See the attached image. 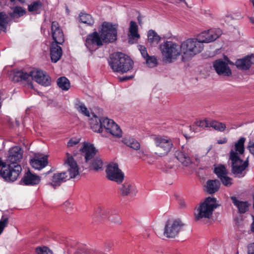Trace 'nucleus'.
Segmentation results:
<instances>
[{
  "mask_svg": "<svg viewBox=\"0 0 254 254\" xmlns=\"http://www.w3.org/2000/svg\"><path fill=\"white\" fill-rule=\"evenodd\" d=\"M79 141L78 139H71L67 143V146L71 147L77 144Z\"/></svg>",
  "mask_w": 254,
  "mask_h": 254,
  "instance_id": "nucleus-47",
  "label": "nucleus"
},
{
  "mask_svg": "<svg viewBox=\"0 0 254 254\" xmlns=\"http://www.w3.org/2000/svg\"><path fill=\"white\" fill-rule=\"evenodd\" d=\"M42 3L40 1L37 0L29 4L28 10L29 12L35 14L39 13L42 9Z\"/></svg>",
  "mask_w": 254,
  "mask_h": 254,
  "instance_id": "nucleus-30",
  "label": "nucleus"
},
{
  "mask_svg": "<svg viewBox=\"0 0 254 254\" xmlns=\"http://www.w3.org/2000/svg\"><path fill=\"white\" fill-rule=\"evenodd\" d=\"M91 128L95 131L99 133L103 132V127L102 126V118L100 119L95 118L92 120L90 122Z\"/></svg>",
  "mask_w": 254,
  "mask_h": 254,
  "instance_id": "nucleus-29",
  "label": "nucleus"
},
{
  "mask_svg": "<svg viewBox=\"0 0 254 254\" xmlns=\"http://www.w3.org/2000/svg\"><path fill=\"white\" fill-rule=\"evenodd\" d=\"M220 185V182L217 180H208L206 183V191L209 193H213L218 190Z\"/></svg>",
  "mask_w": 254,
  "mask_h": 254,
  "instance_id": "nucleus-26",
  "label": "nucleus"
},
{
  "mask_svg": "<svg viewBox=\"0 0 254 254\" xmlns=\"http://www.w3.org/2000/svg\"><path fill=\"white\" fill-rule=\"evenodd\" d=\"M75 108L78 112L85 116L89 117L90 113L85 104L82 102L77 101L75 103Z\"/></svg>",
  "mask_w": 254,
  "mask_h": 254,
  "instance_id": "nucleus-32",
  "label": "nucleus"
},
{
  "mask_svg": "<svg viewBox=\"0 0 254 254\" xmlns=\"http://www.w3.org/2000/svg\"><path fill=\"white\" fill-rule=\"evenodd\" d=\"M210 127H212L216 130L220 132H223L226 128L224 123L216 120H210Z\"/></svg>",
  "mask_w": 254,
  "mask_h": 254,
  "instance_id": "nucleus-34",
  "label": "nucleus"
},
{
  "mask_svg": "<svg viewBox=\"0 0 254 254\" xmlns=\"http://www.w3.org/2000/svg\"><path fill=\"white\" fill-rule=\"evenodd\" d=\"M137 19H138V23L141 25L142 24V21H141V17L140 16H138L137 17Z\"/></svg>",
  "mask_w": 254,
  "mask_h": 254,
  "instance_id": "nucleus-53",
  "label": "nucleus"
},
{
  "mask_svg": "<svg viewBox=\"0 0 254 254\" xmlns=\"http://www.w3.org/2000/svg\"><path fill=\"white\" fill-rule=\"evenodd\" d=\"M26 13V10L21 6H15L12 8V12L10 16L12 17H18L24 15Z\"/></svg>",
  "mask_w": 254,
  "mask_h": 254,
  "instance_id": "nucleus-37",
  "label": "nucleus"
},
{
  "mask_svg": "<svg viewBox=\"0 0 254 254\" xmlns=\"http://www.w3.org/2000/svg\"><path fill=\"white\" fill-rule=\"evenodd\" d=\"M8 22V16L4 12H0V28L4 31Z\"/></svg>",
  "mask_w": 254,
  "mask_h": 254,
  "instance_id": "nucleus-39",
  "label": "nucleus"
},
{
  "mask_svg": "<svg viewBox=\"0 0 254 254\" xmlns=\"http://www.w3.org/2000/svg\"><path fill=\"white\" fill-rule=\"evenodd\" d=\"M129 43L132 44L140 38L138 33V26L134 21H131L129 27Z\"/></svg>",
  "mask_w": 254,
  "mask_h": 254,
  "instance_id": "nucleus-22",
  "label": "nucleus"
},
{
  "mask_svg": "<svg viewBox=\"0 0 254 254\" xmlns=\"http://www.w3.org/2000/svg\"><path fill=\"white\" fill-rule=\"evenodd\" d=\"M227 141V139L226 138H223L222 139H219L217 140V143L218 144H224V143H226Z\"/></svg>",
  "mask_w": 254,
  "mask_h": 254,
  "instance_id": "nucleus-50",
  "label": "nucleus"
},
{
  "mask_svg": "<svg viewBox=\"0 0 254 254\" xmlns=\"http://www.w3.org/2000/svg\"><path fill=\"white\" fill-rule=\"evenodd\" d=\"M64 165L67 167V171L55 173L52 176V182L49 185L56 188L61 184L72 178H74L79 174V168L73 157L69 153H66Z\"/></svg>",
  "mask_w": 254,
  "mask_h": 254,
  "instance_id": "nucleus-4",
  "label": "nucleus"
},
{
  "mask_svg": "<svg viewBox=\"0 0 254 254\" xmlns=\"http://www.w3.org/2000/svg\"><path fill=\"white\" fill-rule=\"evenodd\" d=\"M231 198L234 204L237 206L240 213H244L248 210L249 204L247 202L240 201L235 196H232Z\"/></svg>",
  "mask_w": 254,
  "mask_h": 254,
  "instance_id": "nucleus-27",
  "label": "nucleus"
},
{
  "mask_svg": "<svg viewBox=\"0 0 254 254\" xmlns=\"http://www.w3.org/2000/svg\"><path fill=\"white\" fill-rule=\"evenodd\" d=\"M219 28L210 29L201 33L198 36L201 43H208L215 41L222 35Z\"/></svg>",
  "mask_w": 254,
  "mask_h": 254,
  "instance_id": "nucleus-15",
  "label": "nucleus"
},
{
  "mask_svg": "<svg viewBox=\"0 0 254 254\" xmlns=\"http://www.w3.org/2000/svg\"><path fill=\"white\" fill-rule=\"evenodd\" d=\"M145 60L146 63L150 67H155L157 64V60L155 56H149Z\"/></svg>",
  "mask_w": 254,
  "mask_h": 254,
  "instance_id": "nucleus-40",
  "label": "nucleus"
},
{
  "mask_svg": "<svg viewBox=\"0 0 254 254\" xmlns=\"http://www.w3.org/2000/svg\"><path fill=\"white\" fill-rule=\"evenodd\" d=\"M51 34L53 41L59 45H62L64 41L63 31L59 24L56 21H53L51 26Z\"/></svg>",
  "mask_w": 254,
  "mask_h": 254,
  "instance_id": "nucleus-17",
  "label": "nucleus"
},
{
  "mask_svg": "<svg viewBox=\"0 0 254 254\" xmlns=\"http://www.w3.org/2000/svg\"><path fill=\"white\" fill-rule=\"evenodd\" d=\"M252 231L254 232V221L252 224ZM248 254H254V243L250 244L248 248Z\"/></svg>",
  "mask_w": 254,
  "mask_h": 254,
  "instance_id": "nucleus-45",
  "label": "nucleus"
},
{
  "mask_svg": "<svg viewBox=\"0 0 254 254\" xmlns=\"http://www.w3.org/2000/svg\"><path fill=\"white\" fill-rule=\"evenodd\" d=\"M130 78H131V76H124V77H120V80L121 81H126V80H127L128 79H129Z\"/></svg>",
  "mask_w": 254,
  "mask_h": 254,
  "instance_id": "nucleus-51",
  "label": "nucleus"
},
{
  "mask_svg": "<svg viewBox=\"0 0 254 254\" xmlns=\"http://www.w3.org/2000/svg\"><path fill=\"white\" fill-rule=\"evenodd\" d=\"M138 49L140 52V53L142 56L143 57L144 59H146L147 57H149V55L147 53L146 48L142 45H139L138 46Z\"/></svg>",
  "mask_w": 254,
  "mask_h": 254,
  "instance_id": "nucleus-46",
  "label": "nucleus"
},
{
  "mask_svg": "<svg viewBox=\"0 0 254 254\" xmlns=\"http://www.w3.org/2000/svg\"><path fill=\"white\" fill-rule=\"evenodd\" d=\"M23 157V151L18 146L9 149L6 159L7 169L0 170V176L7 182H14L17 180L22 168L18 163Z\"/></svg>",
  "mask_w": 254,
  "mask_h": 254,
  "instance_id": "nucleus-2",
  "label": "nucleus"
},
{
  "mask_svg": "<svg viewBox=\"0 0 254 254\" xmlns=\"http://www.w3.org/2000/svg\"><path fill=\"white\" fill-rule=\"evenodd\" d=\"M48 158L45 156L40 158H34L30 161L31 165L35 169L41 170L48 165Z\"/></svg>",
  "mask_w": 254,
  "mask_h": 254,
  "instance_id": "nucleus-24",
  "label": "nucleus"
},
{
  "mask_svg": "<svg viewBox=\"0 0 254 254\" xmlns=\"http://www.w3.org/2000/svg\"><path fill=\"white\" fill-rule=\"evenodd\" d=\"M147 161H148V162L149 163H150H150H151V162H150V161L148 160Z\"/></svg>",
  "mask_w": 254,
  "mask_h": 254,
  "instance_id": "nucleus-57",
  "label": "nucleus"
},
{
  "mask_svg": "<svg viewBox=\"0 0 254 254\" xmlns=\"http://www.w3.org/2000/svg\"><path fill=\"white\" fill-rule=\"evenodd\" d=\"M58 86L63 90H67L70 87V82L65 77H61L57 80Z\"/></svg>",
  "mask_w": 254,
  "mask_h": 254,
  "instance_id": "nucleus-33",
  "label": "nucleus"
},
{
  "mask_svg": "<svg viewBox=\"0 0 254 254\" xmlns=\"http://www.w3.org/2000/svg\"><path fill=\"white\" fill-rule=\"evenodd\" d=\"M40 181V177L31 173L30 171L27 172L20 181L21 184L25 185H35L38 184Z\"/></svg>",
  "mask_w": 254,
  "mask_h": 254,
  "instance_id": "nucleus-21",
  "label": "nucleus"
},
{
  "mask_svg": "<svg viewBox=\"0 0 254 254\" xmlns=\"http://www.w3.org/2000/svg\"><path fill=\"white\" fill-rule=\"evenodd\" d=\"M214 172L216 174L219 178L227 175L228 173L227 169L223 165L215 166L214 169Z\"/></svg>",
  "mask_w": 254,
  "mask_h": 254,
  "instance_id": "nucleus-36",
  "label": "nucleus"
},
{
  "mask_svg": "<svg viewBox=\"0 0 254 254\" xmlns=\"http://www.w3.org/2000/svg\"><path fill=\"white\" fill-rule=\"evenodd\" d=\"M109 64L114 71L125 73L132 68L133 62L124 54L117 52L111 55Z\"/></svg>",
  "mask_w": 254,
  "mask_h": 254,
  "instance_id": "nucleus-6",
  "label": "nucleus"
},
{
  "mask_svg": "<svg viewBox=\"0 0 254 254\" xmlns=\"http://www.w3.org/2000/svg\"><path fill=\"white\" fill-rule=\"evenodd\" d=\"M250 20L252 23H254V18L252 17L250 18Z\"/></svg>",
  "mask_w": 254,
  "mask_h": 254,
  "instance_id": "nucleus-55",
  "label": "nucleus"
},
{
  "mask_svg": "<svg viewBox=\"0 0 254 254\" xmlns=\"http://www.w3.org/2000/svg\"><path fill=\"white\" fill-rule=\"evenodd\" d=\"M247 148L250 152L254 156V142H250Z\"/></svg>",
  "mask_w": 254,
  "mask_h": 254,
  "instance_id": "nucleus-48",
  "label": "nucleus"
},
{
  "mask_svg": "<svg viewBox=\"0 0 254 254\" xmlns=\"http://www.w3.org/2000/svg\"><path fill=\"white\" fill-rule=\"evenodd\" d=\"M184 226V223L179 219L168 220L164 227V235L167 238H175L179 234Z\"/></svg>",
  "mask_w": 254,
  "mask_h": 254,
  "instance_id": "nucleus-11",
  "label": "nucleus"
},
{
  "mask_svg": "<svg viewBox=\"0 0 254 254\" xmlns=\"http://www.w3.org/2000/svg\"><path fill=\"white\" fill-rule=\"evenodd\" d=\"M123 141L127 146L134 150H138L140 148L139 142L134 138H125Z\"/></svg>",
  "mask_w": 254,
  "mask_h": 254,
  "instance_id": "nucleus-31",
  "label": "nucleus"
},
{
  "mask_svg": "<svg viewBox=\"0 0 254 254\" xmlns=\"http://www.w3.org/2000/svg\"><path fill=\"white\" fill-rule=\"evenodd\" d=\"M252 64L250 56H247L236 61L235 65L237 67L241 70L248 69Z\"/></svg>",
  "mask_w": 254,
  "mask_h": 254,
  "instance_id": "nucleus-25",
  "label": "nucleus"
},
{
  "mask_svg": "<svg viewBox=\"0 0 254 254\" xmlns=\"http://www.w3.org/2000/svg\"><path fill=\"white\" fill-rule=\"evenodd\" d=\"M138 150L139 151L137 152V157H138L139 158L143 159L145 160H147L151 158V156L148 154L147 151L145 150L141 149Z\"/></svg>",
  "mask_w": 254,
  "mask_h": 254,
  "instance_id": "nucleus-41",
  "label": "nucleus"
},
{
  "mask_svg": "<svg viewBox=\"0 0 254 254\" xmlns=\"http://www.w3.org/2000/svg\"><path fill=\"white\" fill-rule=\"evenodd\" d=\"M101 215L103 218H108L114 223H120L121 222L120 217L116 214L115 210L113 208H107L102 210Z\"/></svg>",
  "mask_w": 254,
  "mask_h": 254,
  "instance_id": "nucleus-19",
  "label": "nucleus"
},
{
  "mask_svg": "<svg viewBox=\"0 0 254 254\" xmlns=\"http://www.w3.org/2000/svg\"><path fill=\"white\" fill-rule=\"evenodd\" d=\"M106 173L108 180L117 183H121L124 179V173L116 163H111L107 166Z\"/></svg>",
  "mask_w": 254,
  "mask_h": 254,
  "instance_id": "nucleus-12",
  "label": "nucleus"
},
{
  "mask_svg": "<svg viewBox=\"0 0 254 254\" xmlns=\"http://www.w3.org/2000/svg\"><path fill=\"white\" fill-rule=\"evenodd\" d=\"M195 161L197 162H200V158L198 157V156H196L195 157Z\"/></svg>",
  "mask_w": 254,
  "mask_h": 254,
  "instance_id": "nucleus-54",
  "label": "nucleus"
},
{
  "mask_svg": "<svg viewBox=\"0 0 254 254\" xmlns=\"http://www.w3.org/2000/svg\"><path fill=\"white\" fill-rule=\"evenodd\" d=\"M159 49L162 55V61L165 64H170L182 55L181 45L171 41H166L161 44Z\"/></svg>",
  "mask_w": 254,
  "mask_h": 254,
  "instance_id": "nucleus-7",
  "label": "nucleus"
},
{
  "mask_svg": "<svg viewBox=\"0 0 254 254\" xmlns=\"http://www.w3.org/2000/svg\"><path fill=\"white\" fill-rule=\"evenodd\" d=\"M204 45L198 38H188L181 44L182 58L184 61L191 59L195 55L201 53Z\"/></svg>",
  "mask_w": 254,
  "mask_h": 254,
  "instance_id": "nucleus-5",
  "label": "nucleus"
},
{
  "mask_svg": "<svg viewBox=\"0 0 254 254\" xmlns=\"http://www.w3.org/2000/svg\"><path fill=\"white\" fill-rule=\"evenodd\" d=\"M0 167H2V169L1 170L4 169H7V164L5 162L2 161L1 158L0 157Z\"/></svg>",
  "mask_w": 254,
  "mask_h": 254,
  "instance_id": "nucleus-49",
  "label": "nucleus"
},
{
  "mask_svg": "<svg viewBox=\"0 0 254 254\" xmlns=\"http://www.w3.org/2000/svg\"><path fill=\"white\" fill-rule=\"evenodd\" d=\"M79 19L81 22L89 25H92L94 23L91 15L89 14L81 13L79 15Z\"/></svg>",
  "mask_w": 254,
  "mask_h": 254,
  "instance_id": "nucleus-35",
  "label": "nucleus"
},
{
  "mask_svg": "<svg viewBox=\"0 0 254 254\" xmlns=\"http://www.w3.org/2000/svg\"><path fill=\"white\" fill-rule=\"evenodd\" d=\"M218 205L215 198L208 197L199 204L194 211V218L196 221H199L202 218H211L213 211Z\"/></svg>",
  "mask_w": 254,
  "mask_h": 254,
  "instance_id": "nucleus-9",
  "label": "nucleus"
},
{
  "mask_svg": "<svg viewBox=\"0 0 254 254\" xmlns=\"http://www.w3.org/2000/svg\"><path fill=\"white\" fill-rule=\"evenodd\" d=\"M99 34L97 32H94L87 36L85 45L89 51L95 50L103 45V42H113L116 40L117 27L110 23L104 22L99 30Z\"/></svg>",
  "mask_w": 254,
  "mask_h": 254,
  "instance_id": "nucleus-1",
  "label": "nucleus"
},
{
  "mask_svg": "<svg viewBox=\"0 0 254 254\" xmlns=\"http://www.w3.org/2000/svg\"><path fill=\"white\" fill-rule=\"evenodd\" d=\"M195 124L196 125L199 127L203 128L208 127H210V121L205 119L196 122Z\"/></svg>",
  "mask_w": 254,
  "mask_h": 254,
  "instance_id": "nucleus-43",
  "label": "nucleus"
},
{
  "mask_svg": "<svg viewBox=\"0 0 254 254\" xmlns=\"http://www.w3.org/2000/svg\"><path fill=\"white\" fill-rule=\"evenodd\" d=\"M175 157L184 166H188L192 163L191 160L189 155L181 151L177 150L175 153Z\"/></svg>",
  "mask_w": 254,
  "mask_h": 254,
  "instance_id": "nucleus-23",
  "label": "nucleus"
},
{
  "mask_svg": "<svg viewBox=\"0 0 254 254\" xmlns=\"http://www.w3.org/2000/svg\"><path fill=\"white\" fill-rule=\"evenodd\" d=\"M108 245H109V246H108V249H109V248H110V247H111V244H110V243H108Z\"/></svg>",
  "mask_w": 254,
  "mask_h": 254,
  "instance_id": "nucleus-56",
  "label": "nucleus"
},
{
  "mask_svg": "<svg viewBox=\"0 0 254 254\" xmlns=\"http://www.w3.org/2000/svg\"><path fill=\"white\" fill-rule=\"evenodd\" d=\"M31 76L32 78L40 84L47 86L51 84L49 76L40 69L33 70L28 74L22 71L16 72L13 77L14 82L26 81Z\"/></svg>",
  "mask_w": 254,
  "mask_h": 254,
  "instance_id": "nucleus-8",
  "label": "nucleus"
},
{
  "mask_svg": "<svg viewBox=\"0 0 254 254\" xmlns=\"http://www.w3.org/2000/svg\"><path fill=\"white\" fill-rule=\"evenodd\" d=\"M246 138L241 137L235 143L234 149L230 152V159L232 162V172L235 175L242 177L243 172L248 166V158L246 161H243L240 158V155L243 154L245 151L244 143ZM244 175H242L243 176Z\"/></svg>",
  "mask_w": 254,
  "mask_h": 254,
  "instance_id": "nucleus-3",
  "label": "nucleus"
},
{
  "mask_svg": "<svg viewBox=\"0 0 254 254\" xmlns=\"http://www.w3.org/2000/svg\"><path fill=\"white\" fill-rule=\"evenodd\" d=\"M63 54L62 49L59 44L52 42L50 46V56L51 60L54 63L57 62Z\"/></svg>",
  "mask_w": 254,
  "mask_h": 254,
  "instance_id": "nucleus-20",
  "label": "nucleus"
},
{
  "mask_svg": "<svg viewBox=\"0 0 254 254\" xmlns=\"http://www.w3.org/2000/svg\"><path fill=\"white\" fill-rule=\"evenodd\" d=\"M148 43L152 46H156L160 40V36L153 30H150L148 32Z\"/></svg>",
  "mask_w": 254,
  "mask_h": 254,
  "instance_id": "nucleus-28",
  "label": "nucleus"
},
{
  "mask_svg": "<svg viewBox=\"0 0 254 254\" xmlns=\"http://www.w3.org/2000/svg\"><path fill=\"white\" fill-rule=\"evenodd\" d=\"M228 63L231 64H233L229 61L226 62L221 59H219L213 63V66L219 75L228 77L232 75V71L228 65Z\"/></svg>",
  "mask_w": 254,
  "mask_h": 254,
  "instance_id": "nucleus-16",
  "label": "nucleus"
},
{
  "mask_svg": "<svg viewBox=\"0 0 254 254\" xmlns=\"http://www.w3.org/2000/svg\"><path fill=\"white\" fill-rule=\"evenodd\" d=\"M250 56L252 64H254V55H252Z\"/></svg>",
  "mask_w": 254,
  "mask_h": 254,
  "instance_id": "nucleus-52",
  "label": "nucleus"
},
{
  "mask_svg": "<svg viewBox=\"0 0 254 254\" xmlns=\"http://www.w3.org/2000/svg\"><path fill=\"white\" fill-rule=\"evenodd\" d=\"M37 254H53V253L47 247H39L36 249Z\"/></svg>",
  "mask_w": 254,
  "mask_h": 254,
  "instance_id": "nucleus-44",
  "label": "nucleus"
},
{
  "mask_svg": "<svg viewBox=\"0 0 254 254\" xmlns=\"http://www.w3.org/2000/svg\"><path fill=\"white\" fill-rule=\"evenodd\" d=\"M137 190L135 185L130 182H125L120 188L119 192L122 196H133L136 194Z\"/></svg>",
  "mask_w": 254,
  "mask_h": 254,
  "instance_id": "nucleus-18",
  "label": "nucleus"
},
{
  "mask_svg": "<svg viewBox=\"0 0 254 254\" xmlns=\"http://www.w3.org/2000/svg\"><path fill=\"white\" fill-rule=\"evenodd\" d=\"M75 254H102V253L96 250L88 249L85 247L79 248Z\"/></svg>",
  "mask_w": 254,
  "mask_h": 254,
  "instance_id": "nucleus-38",
  "label": "nucleus"
},
{
  "mask_svg": "<svg viewBox=\"0 0 254 254\" xmlns=\"http://www.w3.org/2000/svg\"><path fill=\"white\" fill-rule=\"evenodd\" d=\"M222 183L226 187H229L232 184V179L228 176H227V175H225L222 177L219 178Z\"/></svg>",
  "mask_w": 254,
  "mask_h": 254,
  "instance_id": "nucleus-42",
  "label": "nucleus"
},
{
  "mask_svg": "<svg viewBox=\"0 0 254 254\" xmlns=\"http://www.w3.org/2000/svg\"><path fill=\"white\" fill-rule=\"evenodd\" d=\"M103 131L109 133L113 136L120 138L122 131L120 127L112 120L107 118H102Z\"/></svg>",
  "mask_w": 254,
  "mask_h": 254,
  "instance_id": "nucleus-14",
  "label": "nucleus"
},
{
  "mask_svg": "<svg viewBox=\"0 0 254 254\" xmlns=\"http://www.w3.org/2000/svg\"><path fill=\"white\" fill-rule=\"evenodd\" d=\"M84 154L85 161L88 162V161L91 160L90 164V168L91 169L96 171L103 170V162L99 157H95L97 150L91 144L85 143L83 147L80 149Z\"/></svg>",
  "mask_w": 254,
  "mask_h": 254,
  "instance_id": "nucleus-10",
  "label": "nucleus"
},
{
  "mask_svg": "<svg viewBox=\"0 0 254 254\" xmlns=\"http://www.w3.org/2000/svg\"><path fill=\"white\" fill-rule=\"evenodd\" d=\"M153 140L156 146L160 148L162 152L156 153L160 156H163L166 155L173 147V143L171 140L167 137L162 136H155L153 137Z\"/></svg>",
  "mask_w": 254,
  "mask_h": 254,
  "instance_id": "nucleus-13",
  "label": "nucleus"
}]
</instances>
